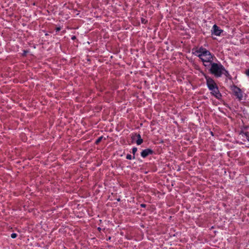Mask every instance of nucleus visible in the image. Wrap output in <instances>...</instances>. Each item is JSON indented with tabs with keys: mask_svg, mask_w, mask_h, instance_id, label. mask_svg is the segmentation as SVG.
<instances>
[{
	"mask_svg": "<svg viewBox=\"0 0 249 249\" xmlns=\"http://www.w3.org/2000/svg\"><path fill=\"white\" fill-rule=\"evenodd\" d=\"M71 39L72 40H74L75 39H76V36H72V37H71Z\"/></svg>",
	"mask_w": 249,
	"mask_h": 249,
	"instance_id": "19",
	"label": "nucleus"
},
{
	"mask_svg": "<svg viewBox=\"0 0 249 249\" xmlns=\"http://www.w3.org/2000/svg\"><path fill=\"white\" fill-rule=\"evenodd\" d=\"M203 75L206 79V85L209 89H212L213 87L217 86L214 80L210 76L204 73H203Z\"/></svg>",
	"mask_w": 249,
	"mask_h": 249,
	"instance_id": "4",
	"label": "nucleus"
},
{
	"mask_svg": "<svg viewBox=\"0 0 249 249\" xmlns=\"http://www.w3.org/2000/svg\"><path fill=\"white\" fill-rule=\"evenodd\" d=\"M246 74L247 76H249V69L246 71Z\"/></svg>",
	"mask_w": 249,
	"mask_h": 249,
	"instance_id": "18",
	"label": "nucleus"
},
{
	"mask_svg": "<svg viewBox=\"0 0 249 249\" xmlns=\"http://www.w3.org/2000/svg\"><path fill=\"white\" fill-rule=\"evenodd\" d=\"M243 137L246 138L249 141V133L248 132H241L240 134Z\"/></svg>",
	"mask_w": 249,
	"mask_h": 249,
	"instance_id": "10",
	"label": "nucleus"
},
{
	"mask_svg": "<svg viewBox=\"0 0 249 249\" xmlns=\"http://www.w3.org/2000/svg\"><path fill=\"white\" fill-rule=\"evenodd\" d=\"M103 136L99 137L95 141V143L96 144H98L102 140Z\"/></svg>",
	"mask_w": 249,
	"mask_h": 249,
	"instance_id": "11",
	"label": "nucleus"
},
{
	"mask_svg": "<svg viewBox=\"0 0 249 249\" xmlns=\"http://www.w3.org/2000/svg\"><path fill=\"white\" fill-rule=\"evenodd\" d=\"M224 75L226 77L229 78V79H231V77L229 73V72L226 70V69L224 68V70H222V76Z\"/></svg>",
	"mask_w": 249,
	"mask_h": 249,
	"instance_id": "9",
	"label": "nucleus"
},
{
	"mask_svg": "<svg viewBox=\"0 0 249 249\" xmlns=\"http://www.w3.org/2000/svg\"><path fill=\"white\" fill-rule=\"evenodd\" d=\"M209 90L211 91V93L217 99H220L221 98L222 95L219 92L217 86L213 87L212 89H209Z\"/></svg>",
	"mask_w": 249,
	"mask_h": 249,
	"instance_id": "5",
	"label": "nucleus"
},
{
	"mask_svg": "<svg viewBox=\"0 0 249 249\" xmlns=\"http://www.w3.org/2000/svg\"><path fill=\"white\" fill-rule=\"evenodd\" d=\"M137 151V148L136 147H134L132 149V153L133 154V156H135Z\"/></svg>",
	"mask_w": 249,
	"mask_h": 249,
	"instance_id": "13",
	"label": "nucleus"
},
{
	"mask_svg": "<svg viewBox=\"0 0 249 249\" xmlns=\"http://www.w3.org/2000/svg\"><path fill=\"white\" fill-rule=\"evenodd\" d=\"M210 66L209 71L211 74L216 78L222 77V71L224 70V67L220 62L218 61L217 63L213 62Z\"/></svg>",
	"mask_w": 249,
	"mask_h": 249,
	"instance_id": "2",
	"label": "nucleus"
},
{
	"mask_svg": "<svg viewBox=\"0 0 249 249\" xmlns=\"http://www.w3.org/2000/svg\"><path fill=\"white\" fill-rule=\"evenodd\" d=\"M154 152L153 150L150 148H147L143 150L141 153V156L143 158H145L149 155H151L154 154Z\"/></svg>",
	"mask_w": 249,
	"mask_h": 249,
	"instance_id": "7",
	"label": "nucleus"
},
{
	"mask_svg": "<svg viewBox=\"0 0 249 249\" xmlns=\"http://www.w3.org/2000/svg\"><path fill=\"white\" fill-rule=\"evenodd\" d=\"M233 95L236 97L238 101H240L243 100L244 93L241 89L235 85H233L231 87Z\"/></svg>",
	"mask_w": 249,
	"mask_h": 249,
	"instance_id": "3",
	"label": "nucleus"
},
{
	"mask_svg": "<svg viewBox=\"0 0 249 249\" xmlns=\"http://www.w3.org/2000/svg\"><path fill=\"white\" fill-rule=\"evenodd\" d=\"M11 237L12 238H15L17 237V234L15 233H13L11 234Z\"/></svg>",
	"mask_w": 249,
	"mask_h": 249,
	"instance_id": "15",
	"label": "nucleus"
},
{
	"mask_svg": "<svg viewBox=\"0 0 249 249\" xmlns=\"http://www.w3.org/2000/svg\"><path fill=\"white\" fill-rule=\"evenodd\" d=\"M126 159H127V160H131L132 159H135V156H133L132 157L130 154H127L126 157Z\"/></svg>",
	"mask_w": 249,
	"mask_h": 249,
	"instance_id": "12",
	"label": "nucleus"
},
{
	"mask_svg": "<svg viewBox=\"0 0 249 249\" xmlns=\"http://www.w3.org/2000/svg\"><path fill=\"white\" fill-rule=\"evenodd\" d=\"M196 55L201 60L203 66L206 68L210 67V65L213 62L215 56L206 48L200 47L196 51Z\"/></svg>",
	"mask_w": 249,
	"mask_h": 249,
	"instance_id": "1",
	"label": "nucleus"
},
{
	"mask_svg": "<svg viewBox=\"0 0 249 249\" xmlns=\"http://www.w3.org/2000/svg\"><path fill=\"white\" fill-rule=\"evenodd\" d=\"M147 20L145 19V18H141V22L142 24H146L147 22Z\"/></svg>",
	"mask_w": 249,
	"mask_h": 249,
	"instance_id": "14",
	"label": "nucleus"
},
{
	"mask_svg": "<svg viewBox=\"0 0 249 249\" xmlns=\"http://www.w3.org/2000/svg\"><path fill=\"white\" fill-rule=\"evenodd\" d=\"M61 29V28L60 27H57L55 28L56 33H57V32H58L59 31H60Z\"/></svg>",
	"mask_w": 249,
	"mask_h": 249,
	"instance_id": "16",
	"label": "nucleus"
},
{
	"mask_svg": "<svg viewBox=\"0 0 249 249\" xmlns=\"http://www.w3.org/2000/svg\"><path fill=\"white\" fill-rule=\"evenodd\" d=\"M140 206H141V207L142 208H145V207H146V204H143V203H142V204H141Z\"/></svg>",
	"mask_w": 249,
	"mask_h": 249,
	"instance_id": "17",
	"label": "nucleus"
},
{
	"mask_svg": "<svg viewBox=\"0 0 249 249\" xmlns=\"http://www.w3.org/2000/svg\"><path fill=\"white\" fill-rule=\"evenodd\" d=\"M223 32L218 26L216 24L213 25L212 30V34L216 36H220L221 34Z\"/></svg>",
	"mask_w": 249,
	"mask_h": 249,
	"instance_id": "6",
	"label": "nucleus"
},
{
	"mask_svg": "<svg viewBox=\"0 0 249 249\" xmlns=\"http://www.w3.org/2000/svg\"><path fill=\"white\" fill-rule=\"evenodd\" d=\"M101 228H98V230L99 231H100V230H101Z\"/></svg>",
	"mask_w": 249,
	"mask_h": 249,
	"instance_id": "20",
	"label": "nucleus"
},
{
	"mask_svg": "<svg viewBox=\"0 0 249 249\" xmlns=\"http://www.w3.org/2000/svg\"><path fill=\"white\" fill-rule=\"evenodd\" d=\"M136 136L138 138L137 140L136 141V143L137 145H141L143 142V140L142 139L141 135L140 134H136Z\"/></svg>",
	"mask_w": 249,
	"mask_h": 249,
	"instance_id": "8",
	"label": "nucleus"
}]
</instances>
